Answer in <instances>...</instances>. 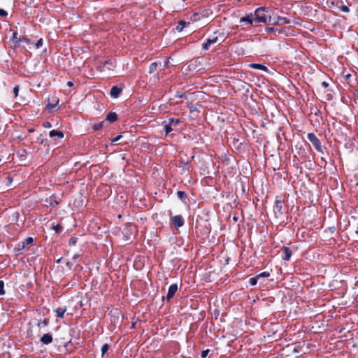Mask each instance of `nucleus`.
<instances>
[{"label":"nucleus","instance_id":"f257e3e1","mask_svg":"<svg viewBox=\"0 0 358 358\" xmlns=\"http://www.w3.org/2000/svg\"><path fill=\"white\" fill-rule=\"evenodd\" d=\"M255 22L271 24L272 16L269 13L268 8L265 7L257 8L254 14Z\"/></svg>","mask_w":358,"mask_h":358},{"label":"nucleus","instance_id":"f03ea898","mask_svg":"<svg viewBox=\"0 0 358 358\" xmlns=\"http://www.w3.org/2000/svg\"><path fill=\"white\" fill-rule=\"evenodd\" d=\"M180 122L181 121L180 119L174 117L169 118L168 122L164 121L162 124L164 125L166 134L167 135L173 131L174 130L173 127L178 126Z\"/></svg>","mask_w":358,"mask_h":358},{"label":"nucleus","instance_id":"7ed1b4c3","mask_svg":"<svg viewBox=\"0 0 358 358\" xmlns=\"http://www.w3.org/2000/svg\"><path fill=\"white\" fill-rule=\"evenodd\" d=\"M307 138L312 143L313 145L317 151L323 152L320 141L313 133H308Z\"/></svg>","mask_w":358,"mask_h":358},{"label":"nucleus","instance_id":"20e7f679","mask_svg":"<svg viewBox=\"0 0 358 358\" xmlns=\"http://www.w3.org/2000/svg\"><path fill=\"white\" fill-rule=\"evenodd\" d=\"M177 291H178L177 284H172L171 285H170V287H169V289H168V293H167L166 297V300L170 301L173 297V296L175 295V294L176 293Z\"/></svg>","mask_w":358,"mask_h":358},{"label":"nucleus","instance_id":"39448f33","mask_svg":"<svg viewBox=\"0 0 358 358\" xmlns=\"http://www.w3.org/2000/svg\"><path fill=\"white\" fill-rule=\"evenodd\" d=\"M273 210L275 214L282 215V201L280 199H275Z\"/></svg>","mask_w":358,"mask_h":358},{"label":"nucleus","instance_id":"423d86ee","mask_svg":"<svg viewBox=\"0 0 358 358\" xmlns=\"http://www.w3.org/2000/svg\"><path fill=\"white\" fill-rule=\"evenodd\" d=\"M172 222L176 227L179 228L184 225V219L181 215H176L172 217Z\"/></svg>","mask_w":358,"mask_h":358},{"label":"nucleus","instance_id":"0eeeda50","mask_svg":"<svg viewBox=\"0 0 358 358\" xmlns=\"http://www.w3.org/2000/svg\"><path fill=\"white\" fill-rule=\"evenodd\" d=\"M217 41V36H213L212 38H208L206 41L202 44V49L204 50H207L211 45L215 43Z\"/></svg>","mask_w":358,"mask_h":358},{"label":"nucleus","instance_id":"6e6552de","mask_svg":"<svg viewBox=\"0 0 358 358\" xmlns=\"http://www.w3.org/2000/svg\"><path fill=\"white\" fill-rule=\"evenodd\" d=\"M255 21L254 15L252 13L248 15L245 17H241L240 22H245L250 26H252Z\"/></svg>","mask_w":358,"mask_h":358},{"label":"nucleus","instance_id":"1a4fd4ad","mask_svg":"<svg viewBox=\"0 0 358 358\" xmlns=\"http://www.w3.org/2000/svg\"><path fill=\"white\" fill-rule=\"evenodd\" d=\"M41 342L45 345H48L52 342V336L50 333L45 334L40 339Z\"/></svg>","mask_w":358,"mask_h":358},{"label":"nucleus","instance_id":"9d476101","mask_svg":"<svg viewBox=\"0 0 358 358\" xmlns=\"http://www.w3.org/2000/svg\"><path fill=\"white\" fill-rule=\"evenodd\" d=\"M290 20L285 17L277 16L276 22H272L271 24H287Z\"/></svg>","mask_w":358,"mask_h":358},{"label":"nucleus","instance_id":"9b49d317","mask_svg":"<svg viewBox=\"0 0 358 358\" xmlns=\"http://www.w3.org/2000/svg\"><path fill=\"white\" fill-rule=\"evenodd\" d=\"M122 91V88H120L117 86H113L110 90V94L113 98H117Z\"/></svg>","mask_w":358,"mask_h":358},{"label":"nucleus","instance_id":"f8f14e48","mask_svg":"<svg viewBox=\"0 0 358 358\" xmlns=\"http://www.w3.org/2000/svg\"><path fill=\"white\" fill-rule=\"evenodd\" d=\"M282 250L285 254L284 256L282 257V259L285 261L289 260L292 256V251L288 247H283Z\"/></svg>","mask_w":358,"mask_h":358},{"label":"nucleus","instance_id":"ddd939ff","mask_svg":"<svg viewBox=\"0 0 358 358\" xmlns=\"http://www.w3.org/2000/svg\"><path fill=\"white\" fill-rule=\"evenodd\" d=\"M117 120V115L115 112H110L106 117V120L108 121L110 123L114 122Z\"/></svg>","mask_w":358,"mask_h":358},{"label":"nucleus","instance_id":"4468645a","mask_svg":"<svg viewBox=\"0 0 358 358\" xmlns=\"http://www.w3.org/2000/svg\"><path fill=\"white\" fill-rule=\"evenodd\" d=\"M49 136L51 138L57 136V137H58L59 138H62L64 137V133L62 131H61L52 130V131H50Z\"/></svg>","mask_w":358,"mask_h":358},{"label":"nucleus","instance_id":"2eb2a0df","mask_svg":"<svg viewBox=\"0 0 358 358\" xmlns=\"http://www.w3.org/2000/svg\"><path fill=\"white\" fill-rule=\"evenodd\" d=\"M250 66L255 69L262 70L264 71H267V68L265 66L260 64L253 63V64H250Z\"/></svg>","mask_w":358,"mask_h":358},{"label":"nucleus","instance_id":"dca6fc26","mask_svg":"<svg viewBox=\"0 0 358 358\" xmlns=\"http://www.w3.org/2000/svg\"><path fill=\"white\" fill-rule=\"evenodd\" d=\"M66 311V308H58L55 310V312L57 313V316L58 317H60V318H63L64 317V313Z\"/></svg>","mask_w":358,"mask_h":358},{"label":"nucleus","instance_id":"f3484780","mask_svg":"<svg viewBox=\"0 0 358 358\" xmlns=\"http://www.w3.org/2000/svg\"><path fill=\"white\" fill-rule=\"evenodd\" d=\"M159 64H161V63H157V62H153L150 65V67H149V73H155L157 70V67H158V65Z\"/></svg>","mask_w":358,"mask_h":358},{"label":"nucleus","instance_id":"a211bd4d","mask_svg":"<svg viewBox=\"0 0 358 358\" xmlns=\"http://www.w3.org/2000/svg\"><path fill=\"white\" fill-rule=\"evenodd\" d=\"M187 24H189V22H186L183 20H180L179 22H178V24L176 26V30L178 31H182V29H184L185 26Z\"/></svg>","mask_w":358,"mask_h":358},{"label":"nucleus","instance_id":"6ab92c4d","mask_svg":"<svg viewBox=\"0 0 358 358\" xmlns=\"http://www.w3.org/2000/svg\"><path fill=\"white\" fill-rule=\"evenodd\" d=\"M49 323V320L48 318H45L43 320H39L37 323L38 327L41 328L42 327H46Z\"/></svg>","mask_w":358,"mask_h":358},{"label":"nucleus","instance_id":"aec40b11","mask_svg":"<svg viewBox=\"0 0 358 358\" xmlns=\"http://www.w3.org/2000/svg\"><path fill=\"white\" fill-rule=\"evenodd\" d=\"M104 124H105V122L102 121V122H101L99 123L94 124L93 125L94 131H98V130L101 129L103 127H105Z\"/></svg>","mask_w":358,"mask_h":358},{"label":"nucleus","instance_id":"412c9836","mask_svg":"<svg viewBox=\"0 0 358 358\" xmlns=\"http://www.w3.org/2000/svg\"><path fill=\"white\" fill-rule=\"evenodd\" d=\"M178 197L182 200L184 201L187 199V195L185 192L183 191H178L177 192Z\"/></svg>","mask_w":358,"mask_h":358},{"label":"nucleus","instance_id":"4be33fe9","mask_svg":"<svg viewBox=\"0 0 358 358\" xmlns=\"http://www.w3.org/2000/svg\"><path fill=\"white\" fill-rule=\"evenodd\" d=\"M341 6H338L340 10L343 13H348L350 11L349 8L346 5L343 4V1H341Z\"/></svg>","mask_w":358,"mask_h":358},{"label":"nucleus","instance_id":"5701e85b","mask_svg":"<svg viewBox=\"0 0 358 358\" xmlns=\"http://www.w3.org/2000/svg\"><path fill=\"white\" fill-rule=\"evenodd\" d=\"M109 345L106 343L101 347V357H103L104 354L106 353L109 349Z\"/></svg>","mask_w":358,"mask_h":358},{"label":"nucleus","instance_id":"b1692460","mask_svg":"<svg viewBox=\"0 0 358 358\" xmlns=\"http://www.w3.org/2000/svg\"><path fill=\"white\" fill-rule=\"evenodd\" d=\"M58 102H59V100H57L55 103H48L46 106L47 109L49 110H53L55 108V106H57V104L58 103Z\"/></svg>","mask_w":358,"mask_h":358},{"label":"nucleus","instance_id":"393cba45","mask_svg":"<svg viewBox=\"0 0 358 358\" xmlns=\"http://www.w3.org/2000/svg\"><path fill=\"white\" fill-rule=\"evenodd\" d=\"M258 280H259V278H258L257 276H255L254 278H251L249 280V283H250V285L255 286V285H257Z\"/></svg>","mask_w":358,"mask_h":358},{"label":"nucleus","instance_id":"a878e982","mask_svg":"<svg viewBox=\"0 0 358 358\" xmlns=\"http://www.w3.org/2000/svg\"><path fill=\"white\" fill-rule=\"evenodd\" d=\"M103 66L106 67L108 69H113V68L114 67V65H113V64L112 62H110L109 61H106L103 63Z\"/></svg>","mask_w":358,"mask_h":358},{"label":"nucleus","instance_id":"bb28decb","mask_svg":"<svg viewBox=\"0 0 358 358\" xmlns=\"http://www.w3.org/2000/svg\"><path fill=\"white\" fill-rule=\"evenodd\" d=\"M257 276L258 277L259 279L261 278H268L270 276V273L268 272L264 271V272L259 273Z\"/></svg>","mask_w":358,"mask_h":358},{"label":"nucleus","instance_id":"cd10ccee","mask_svg":"<svg viewBox=\"0 0 358 358\" xmlns=\"http://www.w3.org/2000/svg\"><path fill=\"white\" fill-rule=\"evenodd\" d=\"M5 294L4 291V282L2 280H0V295H3Z\"/></svg>","mask_w":358,"mask_h":358},{"label":"nucleus","instance_id":"c85d7f7f","mask_svg":"<svg viewBox=\"0 0 358 358\" xmlns=\"http://www.w3.org/2000/svg\"><path fill=\"white\" fill-rule=\"evenodd\" d=\"M265 31L268 33H274L276 35L277 29H275L274 27H266Z\"/></svg>","mask_w":358,"mask_h":358},{"label":"nucleus","instance_id":"c756f323","mask_svg":"<svg viewBox=\"0 0 358 358\" xmlns=\"http://www.w3.org/2000/svg\"><path fill=\"white\" fill-rule=\"evenodd\" d=\"M53 229L57 232V233H59L61 232L62 229V227L59 224H57V225L54 226L53 227Z\"/></svg>","mask_w":358,"mask_h":358},{"label":"nucleus","instance_id":"7c9ffc66","mask_svg":"<svg viewBox=\"0 0 358 358\" xmlns=\"http://www.w3.org/2000/svg\"><path fill=\"white\" fill-rule=\"evenodd\" d=\"M43 38H40L39 40H38V41L36 43V48H40L43 45Z\"/></svg>","mask_w":358,"mask_h":358},{"label":"nucleus","instance_id":"2f4dec72","mask_svg":"<svg viewBox=\"0 0 358 358\" xmlns=\"http://www.w3.org/2000/svg\"><path fill=\"white\" fill-rule=\"evenodd\" d=\"M7 15H8L7 11H6L5 10L1 8L0 9V17H5Z\"/></svg>","mask_w":358,"mask_h":358},{"label":"nucleus","instance_id":"473e14b6","mask_svg":"<svg viewBox=\"0 0 358 358\" xmlns=\"http://www.w3.org/2000/svg\"><path fill=\"white\" fill-rule=\"evenodd\" d=\"M209 352V350H203L201 352V356L202 358H206Z\"/></svg>","mask_w":358,"mask_h":358},{"label":"nucleus","instance_id":"72a5a7b5","mask_svg":"<svg viewBox=\"0 0 358 358\" xmlns=\"http://www.w3.org/2000/svg\"><path fill=\"white\" fill-rule=\"evenodd\" d=\"M27 243V244H31L33 243V238H31V237H29L27 238L26 240H25V242L23 243V247L24 246V243Z\"/></svg>","mask_w":358,"mask_h":358},{"label":"nucleus","instance_id":"f704fd0d","mask_svg":"<svg viewBox=\"0 0 358 358\" xmlns=\"http://www.w3.org/2000/svg\"><path fill=\"white\" fill-rule=\"evenodd\" d=\"M19 90H20V87L18 85H16L14 88H13V92L15 94V96H17L18 95V92H19Z\"/></svg>","mask_w":358,"mask_h":358},{"label":"nucleus","instance_id":"c9c22d12","mask_svg":"<svg viewBox=\"0 0 358 358\" xmlns=\"http://www.w3.org/2000/svg\"><path fill=\"white\" fill-rule=\"evenodd\" d=\"M43 126L45 128H50L52 127V124L50 122L45 121L43 123Z\"/></svg>","mask_w":358,"mask_h":358},{"label":"nucleus","instance_id":"e433bc0d","mask_svg":"<svg viewBox=\"0 0 358 358\" xmlns=\"http://www.w3.org/2000/svg\"><path fill=\"white\" fill-rule=\"evenodd\" d=\"M122 137V136L121 134L118 135L117 136H116L115 138L112 139V142L115 143V142L118 141Z\"/></svg>","mask_w":358,"mask_h":358},{"label":"nucleus","instance_id":"4c0bfd02","mask_svg":"<svg viewBox=\"0 0 358 358\" xmlns=\"http://www.w3.org/2000/svg\"><path fill=\"white\" fill-rule=\"evenodd\" d=\"M76 238H71L69 240V245H76Z\"/></svg>","mask_w":358,"mask_h":358},{"label":"nucleus","instance_id":"58836bf2","mask_svg":"<svg viewBox=\"0 0 358 358\" xmlns=\"http://www.w3.org/2000/svg\"><path fill=\"white\" fill-rule=\"evenodd\" d=\"M285 31V28H281L279 29H277L276 33H278V34H283Z\"/></svg>","mask_w":358,"mask_h":358},{"label":"nucleus","instance_id":"ea45409f","mask_svg":"<svg viewBox=\"0 0 358 358\" xmlns=\"http://www.w3.org/2000/svg\"><path fill=\"white\" fill-rule=\"evenodd\" d=\"M17 32H13V40H15L17 43H19V40H17Z\"/></svg>","mask_w":358,"mask_h":358},{"label":"nucleus","instance_id":"a19ab883","mask_svg":"<svg viewBox=\"0 0 358 358\" xmlns=\"http://www.w3.org/2000/svg\"><path fill=\"white\" fill-rule=\"evenodd\" d=\"M19 41H20V42L21 41H24V42H25V43H27L28 44L30 43V40L27 38H20V39H19Z\"/></svg>","mask_w":358,"mask_h":358},{"label":"nucleus","instance_id":"79ce46f5","mask_svg":"<svg viewBox=\"0 0 358 358\" xmlns=\"http://www.w3.org/2000/svg\"><path fill=\"white\" fill-rule=\"evenodd\" d=\"M321 85L324 88H327L329 86V83L326 81H323Z\"/></svg>","mask_w":358,"mask_h":358},{"label":"nucleus","instance_id":"37998d69","mask_svg":"<svg viewBox=\"0 0 358 358\" xmlns=\"http://www.w3.org/2000/svg\"><path fill=\"white\" fill-rule=\"evenodd\" d=\"M80 257L79 254H75L73 257V260H76Z\"/></svg>","mask_w":358,"mask_h":358},{"label":"nucleus","instance_id":"c03bdc74","mask_svg":"<svg viewBox=\"0 0 358 358\" xmlns=\"http://www.w3.org/2000/svg\"><path fill=\"white\" fill-rule=\"evenodd\" d=\"M66 266H68L69 268H71L72 266V264L71 262H68L66 263Z\"/></svg>","mask_w":358,"mask_h":358},{"label":"nucleus","instance_id":"a18cd8bd","mask_svg":"<svg viewBox=\"0 0 358 358\" xmlns=\"http://www.w3.org/2000/svg\"><path fill=\"white\" fill-rule=\"evenodd\" d=\"M277 17H272V22H276Z\"/></svg>","mask_w":358,"mask_h":358},{"label":"nucleus","instance_id":"49530a36","mask_svg":"<svg viewBox=\"0 0 358 358\" xmlns=\"http://www.w3.org/2000/svg\"><path fill=\"white\" fill-rule=\"evenodd\" d=\"M68 85H69V86H71V85H73V83H72V82H70V81H69V82H68Z\"/></svg>","mask_w":358,"mask_h":358},{"label":"nucleus","instance_id":"de8ad7c7","mask_svg":"<svg viewBox=\"0 0 358 358\" xmlns=\"http://www.w3.org/2000/svg\"><path fill=\"white\" fill-rule=\"evenodd\" d=\"M60 261H61V259L57 260V262L59 263V262H60Z\"/></svg>","mask_w":358,"mask_h":358},{"label":"nucleus","instance_id":"09e8293b","mask_svg":"<svg viewBox=\"0 0 358 358\" xmlns=\"http://www.w3.org/2000/svg\"><path fill=\"white\" fill-rule=\"evenodd\" d=\"M357 18H358V14H357Z\"/></svg>","mask_w":358,"mask_h":358}]
</instances>
